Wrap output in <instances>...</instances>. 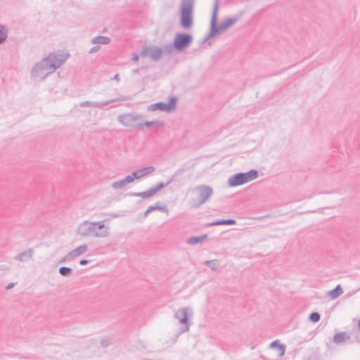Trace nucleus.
I'll return each mask as SVG.
<instances>
[{
  "mask_svg": "<svg viewBox=\"0 0 360 360\" xmlns=\"http://www.w3.org/2000/svg\"><path fill=\"white\" fill-rule=\"evenodd\" d=\"M358 328L360 330V320L358 321Z\"/></svg>",
  "mask_w": 360,
  "mask_h": 360,
  "instance_id": "43",
  "label": "nucleus"
},
{
  "mask_svg": "<svg viewBox=\"0 0 360 360\" xmlns=\"http://www.w3.org/2000/svg\"><path fill=\"white\" fill-rule=\"evenodd\" d=\"M67 56L52 53L35 64L31 70L32 79L37 82L44 80L50 74L55 72L66 60Z\"/></svg>",
  "mask_w": 360,
  "mask_h": 360,
  "instance_id": "1",
  "label": "nucleus"
},
{
  "mask_svg": "<svg viewBox=\"0 0 360 360\" xmlns=\"http://www.w3.org/2000/svg\"><path fill=\"white\" fill-rule=\"evenodd\" d=\"M155 195V193L152 188H150L148 190L143 191V192L133 193L131 194V195L136 196V197H141L143 199L150 198Z\"/></svg>",
  "mask_w": 360,
  "mask_h": 360,
  "instance_id": "20",
  "label": "nucleus"
},
{
  "mask_svg": "<svg viewBox=\"0 0 360 360\" xmlns=\"http://www.w3.org/2000/svg\"><path fill=\"white\" fill-rule=\"evenodd\" d=\"M34 252V251L32 248H29L28 250L18 254L15 257V259L20 262H27L32 257Z\"/></svg>",
  "mask_w": 360,
  "mask_h": 360,
  "instance_id": "14",
  "label": "nucleus"
},
{
  "mask_svg": "<svg viewBox=\"0 0 360 360\" xmlns=\"http://www.w3.org/2000/svg\"><path fill=\"white\" fill-rule=\"evenodd\" d=\"M270 348H276L278 351V356L281 357L284 355L285 352V345H281L279 344L278 340L273 341L270 345Z\"/></svg>",
  "mask_w": 360,
  "mask_h": 360,
  "instance_id": "18",
  "label": "nucleus"
},
{
  "mask_svg": "<svg viewBox=\"0 0 360 360\" xmlns=\"http://www.w3.org/2000/svg\"><path fill=\"white\" fill-rule=\"evenodd\" d=\"M173 179H171L168 182H167L166 184H164L162 182H159L154 187H153V190L154 191L155 193L156 194L160 190H161L162 188H163L164 187L167 186V185H169L172 181Z\"/></svg>",
  "mask_w": 360,
  "mask_h": 360,
  "instance_id": "30",
  "label": "nucleus"
},
{
  "mask_svg": "<svg viewBox=\"0 0 360 360\" xmlns=\"http://www.w3.org/2000/svg\"><path fill=\"white\" fill-rule=\"evenodd\" d=\"M343 293V290L340 285H338L334 289L329 291L328 295L332 299H336Z\"/></svg>",
  "mask_w": 360,
  "mask_h": 360,
  "instance_id": "23",
  "label": "nucleus"
},
{
  "mask_svg": "<svg viewBox=\"0 0 360 360\" xmlns=\"http://www.w3.org/2000/svg\"><path fill=\"white\" fill-rule=\"evenodd\" d=\"M68 262H71V260L68 254L59 260V263L60 264L66 263Z\"/></svg>",
  "mask_w": 360,
  "mask_h": 360,
  "instance_id": "34",
  "label": "nucleus"
},
{
  "mask_svg": "<svg viewBox=\"0 0 360 360\" xmlns=\"http://www.w3.org/2000/svg\"><path fill=\"white\" fill-rule=\"evenodd\" d=\"M133 72H134V73H137V72H138V70H133Z\"/></svg>",
  "mask_w": 360,
  "mask_h": 360,
  "instance_id": "44",
  "label": "nucleus"
},
{
  "mask_svg": "<svg viewBox=\"0 0 360 360\" xmlns=\"http://www.w3.org/2000/svg\"><path fill=\"white\" fill-rule=\"evenodd\" d=\"M101 345L103 347H108L109 345H110V342L108 339L105 338V339H102L101 340Z\"/></svg>",
  "mask_w": 360,
  "mask_h": 360,
  "instance_id": "36",
  "label": "nucleus"
},
{
  "mask_svg": "<svg viewBox=\"0 0 360 360\" xmlns=\"http://www.w3.org/2000/svg\"><path fill=\"white\" fill-rule=\"evenodd\" d=\"M219 0H214V5H213L212 18H211V22H210L211 27H213V23H214V27L217 30V34H219V32H221L222 31L227 30L229 27H231V25L235 24L238 20L237 18H227L226 20L222 21L219 25H217V13H218V10H219Z\"/></svg>",
  "mask_w": 360,
  "mask_h": 360,
  "instance_id": "6",
  "label": "nucleus"
},
{
  "mask_svg": "<svg viewBox=\"0 0 360 360\" xmlns=\"http://www.w3.org/2000/svg\"><path fill=\"white\" fill-rule=\"evenodd\" d=\"M258 175L256 169H251L246 173L239 172L229 177L228 184L231 187L238 186L257 179Z\"/></svg>",
  "mask_w": 360,
  "mask_h": 360,
  "instance_id": "3",
  "label": "nucleus"
},
{
  "mask_svg": "<svg viewBox=\"0 0 360 360\" xmlns=\"http://www.w3.org/2000/svg\"><path fill=\"white\" fill-rule=\"evenodd\" d=\"M176 98L175 97H171L168 103L158 102L148 105L147 108V110H160L165 112H171L176 108Z\"/></svg>",
  "mask_w": 360,
  "mask_h": 360,
  "instance_id": "9",
  "label": "nucleus"
},
{
  "mask_svg": "<svg viewBox=\"0 0 360 360\" xmlns=\"http://www.w3.org/2000/svg\"><path fill=\"white\" fill-rule=\"evenodd\" d=\"M118 122L127 127L136 129L143 128V115L137 113H126L120 115L117 117Z\"/></svg>",
  "mask_w": 360,
  "mask_h": 360,
  "instance_id": "7",
  "label": "nucleus"
},
{
  "mask_svg": "<svg viewBox=\"0 0 360 360\" xmlns=\"http://www.w3.org/2000/svg\"><path fill=\"white\" fill-rule=\"evenodd\" d=\"M125 101V98L123 96H120L116 98H113L111 100H108L103 102H91V101H84L81 102L79 103V107L84 108V107H91V108H103V107L108 105V104L118 102V101Z\"/></svg>",
  "mask_w": 360,
  "mask_h": 360,
  "instance_id": "12",
  "label": "nucleus"
},
{
  "mask_svg": "<svg viewBox=\"0 0 360 360\" xmlns=\"http://www.w3.org/2000/svg\"><path fill=\"white\" fill-rule=\"evenodd\" d=\"M8 37V29L7 27L0 24V44H3Z\"/></svg>",
  "mask_w": 360,
  "mask_h": 360,
  "instance_id": "24",
  "label": "nucleus"
},
{
  "mask_svg": "<svg viewBox=\"0 0 360 360\" xmlns=\"http://www.w3.org/2000/svg\"><path fill=\"white\" fill-rule=\"evenodd\" d=\"M216 34H217V30L214 28V27H211L210 26V33L208 34V35L203 39V41H202V44H205V42H207V41H209L211 38H212L214 36H215Z\"/></svg>",
  "mask_w": 360,
  "mask_h": 360,
  "instance_id": "31",
  "label": "nucleus"
},
{
  "mask_svg": "<svg viewBox=\"0 0 360 360\" xmlns=\"http://www.w3.org/2000/svg\"><path fill=\"white\" fill-rule=\"evenodd\" d=\"M193 41V37L190 34L176 33L174 38V49L177 51H182L188 48Z\"/></svg>",
  "mask_w": 360,
  "mask_h": 360,
  "instance_id": "8",
  "label": "nucleus"
},
{
  "mask_svg": "<svg viewBox=\"0 0 360 360\" xmlns=\"http://www.w3.org/2000/svg\"><path fill=\"white\" fill-rule=\"evenodd\" d=\"M162 53L164 52L167 55H170L173 52L174 49H174V43L173 42L172 44L169 43V44H165L163 46V47L162 48Z\"/></svg>",
  "mask_w": 360,
  "mask_h": 360,
  "instance_id": "27",
  "label": "nucleus"
},
{
  "mask_svg": "<svg viewBox=\"0 0 360 360\" xmlns=\"http://www.w3.org/2000/svg\"><path fill=\"white\" fill-rule=\"evenodd\" d=\"M216 34H217V30L214 28V27H211L210 26V33L208 34V35L203 39V41H202V44H205V42H207V41H209L211 38H212L214 36H215Z\"/></svg>",
  "mask_w": 360,
  "mask_h": 360,
  "instance_id": "32",
  "label": "nucleus"
},
{
  "mask_svg": "<svg viewBox=\"0 0 360 360\" xmlns=\"http://www.w3.org/2000/svg\"><path fill=\"white\" fill-rule=\"evenodd\" d=\"M350 338L349 335L346 332H340L336 333L333 336V342L335 344H342L346 340H349Z\"/></svg>",
  "mask_w": 360,
  "mask_h": 360,
  "instance_id": "17",
  "label": "nucleus"
},
{
  "mask_svg": "<svg viewBox=\"0 0 360 360\" xmlns=\"http://www.w3.org/2000/svg\"><path fill=\"white\" fill-rule=\"evenodd\" d=\"M157 210L166 213L167 214H169V210L165 205H161L160 202H156L154 205L148 207L146 211L144 212V216L146 217L150 212Z\"/></svg>",
  "mask_w": 360,
  "mask_h": 360,
  "instance_id": "15",
  "label": "nucleus"
},
{
  "mask_svg": "<svg viewBox=\"0 0 360 360\" xmlns=\"http://www.w3.org/2000/svg\"><path fill=\"white\" fill-rule=\"evenodd\" d=\"M99 49H100V47L98 46H95L89 50V53H94L98 51L99 50Z\"/></svg>",
  "mask_w": 360,
  "mask_h": 360,
  "instance_id": "38",
  "label": "nucleus"
},
{
  "mask_svg": "<svg viewBox=\"0 0 360 360\" xmlns=\"http://www.w3.org/2000/svg\"><path fill=\"white\" fill-rule=\"evenodd\" d=\"M58 272L63 276H70L72 271L70 267L61 266L59 268Z\"/></svg>",
  "mask_w": 360,
  "mask_h": 360,
  "instance_id": "29",
  "label": "nucleus"
},
{
  "mask_svg": "<svg viewBox=\"0 0 360 360\" xmlns=\"http://www.w3.org/2000/svg\"><path fill=\"white\" fill-rule=\"evenodd\" d=\"M88 250L86 245H82L68 253L71 261L85 253Z\"/></svg>",
  "mask_w": 360,
  "mask_h": 360,
  "instance_id": "13",
  "label": "nucleus"
},
{
  "mask_svg": "<svg viewBox=\"0 0 360 360\" xmlns=\"http://www.w3.org/2000/svg\"><path fill=\"white\" fill-rule=\"evenodd\" d=\"M110 41L111 40L108 37L97 36V37H94L91 40V43L92 44H96V45H99V44L106 45V44H110Z\"/></svg>",
  "mask_w": 360,
  "mask_h": 360,
  "instance_id": "16",
  "label": "nucleus"
},
{
  "mask_svg": "<svg viewBox=\"0 0 360 360\" xmlns=\"http://www.w3.org/2000/svg\"><path fill=\"white\" fill-rule=\"evenodd\" d=\"M205 266H209L212 270H217L219 266V262L217 259L207 260L204 262Z\"/></svg>",
  "mask_w": 360,
  "mask_h": 360,
  "instance_id": "25",
  "label": "nucleus"
},
{
  "mask_svg": "<svg viewBox=\"0 0 360 360\" xmlns=\"http://www.w3.org/2000/svg\"><path fill=\"white\" fill-rule=\"evenodd\" d=\"M89 263V261L88 259H81L79 261V264L82 265V266H84V265H86Z\"/></svg>",
  "mask_w": 360,
  "mask_h": 360,
  "instance_id": "39",
  "label": "nucleus"
},
{
  "mask_svg": "<svg viewBox=\"0 0 360 360\" xmlns=\"http://www.w3.org/2000/svg\"><path fill=\"white\" fill-rule=\"evenodd\" d=\"M193 0H182L181 6V25L188 29L193 25Z\"/></svg>",
  "mask_w": 360,
  "mask_h": 360,
  "instance_id": "5",
  "label": "nucleus"
},
{
  "mask_svg": "<svg viewBox=\"0 0 360 360\" xmlns=\"http://www.w3.org/2000/svg\"><path fill=\"white\" fill-rule=\"evenodd\" d=\"M124 180L127 184V185L134 181L133 178L131 177V175H127L126 177L124 178Z\"/></svg>",
  "mask_w": 360,
  "mask_h": 360,
  "instance_id": "37",
  "label": "nucleus"
},
{
  "mask_svg": "<svg viewBox=\"0 0 360 360\" xmlns=\"http://www.w3.org/2000/svg\"><path fill=\"white\" fill-rule=\"evenodd\" d=\"M207 238V236L206 234H204L200 236H197V237H195V236L191 237L187 240V243L188 245H194L198 243H200L203 242Z\"/></svg>",
  "mask_w": 360,
  "mask_h": 360,
  "instance_id": "22",
  "label": "nucleus"
},
{
  "mask_svg": "<svg viewBox=\"0 0 360 360\" xmlns=\"http://www.w3.org/2000/svg\"><path fill=\"white\" fill-rule=\"evenodd\" d=\"M143 127H160L163 125V122L161 121H143Z\"/></svg>",
  "mask_w": 360,
  "mask_h": 360,
  "instance_id": "28",
  "label": "nucleus"
},
{
  "mask_svg": "<svg viewBox=\"0 0 360 360\" xmlns=\"http://www.w3.org/2000/svg\"><path fill=\"white\" fill-rule=\"evenodd\" d=\"M131 177L133 178V180L135 179H139L141 177L139 176V173L138 170L134 171L131 174Z\"/></svg>",
  "mask_w": 360,
  "mask_h": 360,
  "instance_id": "35",
  "label": "nucleus"
},
{
  "mask_svg": "<svg viewBox=\"0 0 360 360\" xmlns=\"http://www.w3.org/2000/svg\"><path fill=\"white\" fill-rule=\"evenodd\" d=\"M140 54L143 57H149L153 60L158 61L162 56V49L158 46H146L143 48Z\"/></svg>",
  "mask_w": 360,
  "mask_h": 360,
  "instance_id": "10",
  "label": "nucleus"
},
{
  "mask_svg": "<svg viewBox=\"0 0 360 360\" xmlns=\"http://www.w3.org/2000/svg\"><path fill=\"white\" fill-rule=\"evenodd\" d=\"M193 192L196 193L197 196L191 201V205L193 207H198L201 206L213 195L212 188L206 185L196 186L194 188Z\"/></svg>",
  "mask_w": 360,
  "mask_h": 360,
  "instance_id": "4",
  "label": "nucleus"
},
{
  "mask_svg": "<svg viewBox=\"0 0 360 360\" xmlns=\"http://www.w3.org/2000/svg\"><path fill=\"white\" fill-rule=\"evenodd\" d=\"M155 170V168L153 166H148L143 167L142 169H138L139 173V176L141 178L146 177L152 174Z\"/></svg>",
  "mask_w": 360,
  "mask_h": 360,
  "instance_id": "21",
  "label": "nucleus"
},
{
  "mask_svg": "<svg viewBox=\"0 0 360 360\" xmlns=\"http://www.w3.org/2000/svg\"><path fill=\"white\" fill-rule=\"evenodd\" d=\"M127 186V184L125 182L124 179H122L120 181H115L111 185L112 188L115 190L122 189L124 187H126Z\"/></svg>",
  "mask_w": 360,
  "mask_h": 360,
  "instance_id": "26",
  "label": "nucleus"
},
{
  "mask_svg": "<svg viewBox=\"0 0 360 360\" xmlns=\"http://www.w3.org/2000/svg\"><path fill=\"white\" fill-rule=\"evenodd\" d=\"M193 311L189 307H183L177 310L174 314V317L182 324H186V328L182 331H188L189 330L188 318L191 316Z\"/></svg>",
  "mask_w": 360,
  "mask_h": 360,
  "instance_id": "11",
  "label": "nucleus"
},
{
  "mask_svg": "<svg viewBox=\"0 0 360 360\" xmlns=\"http://www.w3.org/2000/svg\"><path fill=\"white\" fill-rule=\"evenodd\" d=\"M13 286H14V283H11L10 284H8V285L6 287V290H9V289L12 288Z\"/></svg>",
  "mask_w": 360,
  "mask_h": 360,
  "instance_id": "41",
  "label": "nucleus"
},
{
  "mask_svg": "<svg viewBox=\"0 0 360 360\" xmlns=\"http://www.w3.org/2000/svg\"><path fill=\"white\" fill-rule=\"evenodd\" d=\"M321 319V316L318 312H312L309 315V320L313 323L318 322Z\"/></svg>",
  "mask_w": 360,
  "mask_h": 360,
  "instance_id": "33",
  "label": "nucleus"
},
{
  "mask_svg": "<svg viewBox=\"0 0 360 360\" xmlns=\"http://www.w3.org/2000/svg\"><path fill=\"white\" fill-rule=\"evenodd\" d=\"M132 60L135 62H137L139 60V56L137 54H134Z\"/></svg>",
  "mask_w": 360,
  "mask_h": 360,
  "instance_id": "40",
  "label": "nucleus"
},
{
  "mask_svg": "<svg viewBox=\"0 0 360 360\" xmlns=\"http://www.w3.org/2000/svg\"><path fill=\"white\" fill-rule=\"evenodd\" d=\"M113 79H116V80H117V81H118V80L120 79V78H119V75H117H117H115L114 76Z\"/></svg>",
  "mask_w": 360,
  "mask_h": 360,
  "instance_id": "42",
  "label": "nucleus"
},
{
  "mask_svg": "<svg viewBox=\"0 0 360 360\" xmlns=\"http://www.w3.org/2000/svg\"><path fill=\"white\" fill-rule=\"evenodd\" d=\"M109 227L104 221H84L77 228V233L82 238H107L110 235Z\"/></svg>",
  "mask_w": 360,
  "mask_h": 360,
  "instance_id": "2",
  "label": "nucleus"
},
{
  "mask_svg": "<svg viewBox=\"0 0 360 360\" xmlns=\"http://www.w3.org/2000/svg\"><path fill=\"white\" fill-rule=\"evenodd\" d=\"M236 221L235 219H219L211 222L207 224V226H218V225H233L236 224Z\"/></svg>",
  "mask_w": 360,
  "mask_h": 360,
  "instance_id": "19",
  "label": "nucleus"
}]
</instances>
